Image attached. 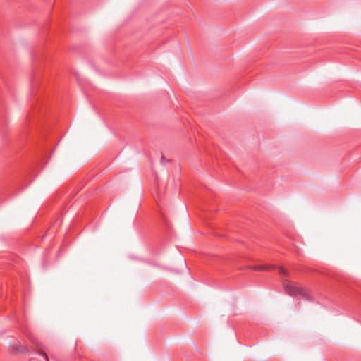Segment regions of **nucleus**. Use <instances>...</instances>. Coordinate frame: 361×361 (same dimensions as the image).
Returning a JSON list of instances; mask_svg holds the SVG:
<instances>
[{
	"instance_id": "1",
	"label": "nucleus",
	"mask_w": 361,
	"mask_h": 361,
	"mask_svg": "<svg viewBox=\"0 0 361 361\" xmlns=\"http://www.w3.org/2000/svg\"><path fill=\"white\" fill-rule=\"evenodd\" d=\"M283 286L286 292L289 295L294 297L300 296L307 300H310L308 290L298 286L295 283L286 279L283 281Z\"/></svg>"
},
{
	"instance_id": "7",
	"label": "nucleus",
	"mask_w": 361,
	"mask_h": 361,
	"mask_svg": "<svg viewBox=\"0 0 361 361\" xmlns=\"http://www.w3.org/2000/svg\"><path fill=\"white\" fill-rule=\"evenodd\" d=\"M169 159H166L164 156L161 157V163L162 164H164V163H166V162H169Z\"/></svg>"
},
{
	"instance_id": "3",
	"label": "nucleus",
	"mask_w": 361,
	"mask_h": 361,
	"mask_svg": "<svg viewBox=\"0 0 361 361\" xmlns=\"http://www.w3.org/2000/svg\"><path fill=\"white\" fill-rule=\"evenodd\" d=\"M13 348H15V350L16 351H18V352H20V353H27L29 352V348L27 345H22V344H16L13 346Z\"/></svg>"
},
{
	"instance_id": "4",
	"label": "nucleus",
	"mask_w": 361,
	"mask_h": 361,
	"mask_svg": "<svg viewBox=\"0 0 361 361\" xmlns=\"http://www.w3.org/2000/svg\"><path fill=\"white\" fill-rule=\"evenodd\" d=\"M274 268L271 265H256L252 267L255 271H269Z\"/></svg>"
},
{
	"instance_id": "5",
	"label": "nucleus",
	"mask_w": 361,
	"mask_h": 361,
	"mask_svg": "<svg viewBox=\"0 0 361 361\" xmlns=\"http://www.w3.org/2000/svg\"><path fill=\"white\" fill-rule=\"evenodd\" d=\"M279 273L282 276H288V272L286 271V270H285L283 267H279Z\"/></svg>"
},
{
	"instance_id": "6",
	"label": "nucleus",
	"mask_w": 361,
	"mask_h": 361,
	"mask_svg": "<svg viewBox=\"0 0 361 361\" xmlns=\"http://www.w3.org/2000/svg\"><path fill=\"white\" fill-rule=\"evenodd\" d=\"M39 354L43 357L44 361H49L48 356L44 352L41 351L39 353Z\"/></svg>"
},
{
	"instance_id": "2",
	"label": "nucleus",
	"mask_w": 361,
	"mask_h": 361,
	"mask_svg": "<svg viewBox=\"0 0 361 361\" xmlns=\"http://www.w3.org/2000/svg\"><path fill=\"white\" fill-rule=\"evenodd\" d=\"M24 334L36 347L40 350L42 349V344L30 332L25 331Z\"/></svg>"
}]
</instances>
